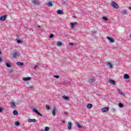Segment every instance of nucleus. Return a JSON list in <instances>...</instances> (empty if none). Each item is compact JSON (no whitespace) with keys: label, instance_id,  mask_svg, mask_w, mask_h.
I'll use <instances>...</instances> for the list:
<instances>
[{"label":"nucleus","instance_id":"23","mask_svg":"<svg viewBox=\"0 0 131 131\" xmlns=\"http://www.w3.org/2000/svg\"><path fill=\"white\" fill-rule=\"evenodd\" d=\"M6 67L8 68H10V67H11V63H9V62H6Z\"/></svg>","mask_w":131,"mask_h":131},{"label":"nucleus","instance_id":"50","mask_svg":"<svg viewBox=\"0 0 131 131\" xmlns=\"http://www.w3.org/2000/svg\"><path fill=\"white\" fill-rule=\"evenodd\" d=\"M30 89H32V86H30Z\"/></svg>","mask_w":131,"mask_h":131},{"label":"nucleus","instance_id":"12","mask_svg":"<svg viewBox=\"0 0 131 131\" xmlns=\"http://www.w3.org/2000/svg\"><path fill=\"white\" fill-rule=\"evenodd\" d=\"M32 3L33 5H35V6H39V3L36 1H32Z\"/></svg>","mask_w":131,"mask_h":131},{"label":"nucleus","instance_id":"17","mask_svg":"<svg viewBox=\"0 0 131 131\" xmlns=\"http://www.w3.org/2000/svg\"><path fill=\"white\" fill-rule=\"evenodd\" d=\"M57 13L59 15H63V14H64V12H63V11L60 10H57Z\"/></svg>","mask_w":131,"mask_h":131},{"label":"nucleus","instance_id":"48","mask_svg":"<svg viewBox=\"0 0 131 131\" xmlns=\"http://www.w3.org/2000/svg\"><path fill=\"white\" fill-rule=\"evenodd\" d=\"M121 95H122L123 96L124 94H122V93H121Z\"/></svg>","mask_w":131,"mask_h":131},{"label":"nucleus","instance_id":"49","mask_svg":"<svg viewBox=\"0 0 131 131\" xmlns=\"http://www.w3.org/2000/svg\"><path fill=\"white\" fill-rule=\"evenodd\" d=\"M1 54H2V51H0V55H1Z\"/></svg>","mask_w":131,"mask_h":131},{"label":"nucleus","instance_id":"28","mask_svg":"<svg viewBox=\"0 0 131 131\" xmlns=\"http://www.w3.org/2000/svg\"><path fill=\"white\" fill-rule=\"evenodd\" d=\"M57 45L58 47H61V46H62V42H58Z\"/></svg>","mask_w":131,"mask_h":131},{"label":"nucleus","instance_id":"30","mask_svg":"<svg viewBox=\"0 0 131 131\" xmlns=\"http://www.w3.org/2000/svg\"><path fill=\"white\" fill-rule=\"evenodd\" d=\"M14 73V71H13V70L10 69L8 71V73Z\"/></svg>","mask_w":131,"mask_h":131},{"label":"nucleus","instance_id":"45","mask_svg":"<svg viewBox=\"0 0 131 131\" xmlns=\"http://www.w3.org/2000/svg\"><path fill=\"white\" fill-rule=\"evenodd\" d=\"M38 27H39V28H40V26H38Z\"/></svg>","mask_w":131,"mask_h":131},{"label":"nucleus","instance_id":"4","mask_svg":"<svg viewBox=\"0 0 131 131\" xmlns=\"http://www.w3.org/2000/svg\"><path fill=\"white\" fill-rule=\"evenodd\" d=\"M108 110H109V107H105L101 108V111H102V112H105V113L108 112Z\"/></svg>","mask_w":131,"mask_h":131},{"label":"nucleus","instance_id":"34","mask_svg":"<svg viewBox=\"0 0 131 131\" xmlns=\"http://www.w3.org/2000/svg\"><path fill=\"white\" fill-rule=\"evenodd\" d=\"M122 13L123 14H126L127 11L126 10H123Z\"/></svg>","mask_w":131,"mask_h":131},{"label":"nucleus","instance_id":"8","mask_svg":"<svg viewBox=\"0 0 131 131\" xmlns=\"http://www.w3.org/2000/svg\"><path fill=\"white\" fill-rule=\"evenodd\" d=\"M71 28H74V26L75 25H77V24H78V23L77 22H75V23H71Z\"/></svg>","mask_w":131,"mask_h":131},{"label":"nucleus","instance_id":"40","mask_svg":"<svg viewBox=\"0 0 131 131\" xmlns=\"http://www.w3.org/2000/svg\"><path fill=\"white\" fill-rule=\"evenodd\" d=\"M92 33L93 34H96V33H97V31H92Z\"/></svg>","mask_w":131,"mask_h":131},{"label":"nucleus","instance_id":"51","mask_svg":"<svg viewBox=\"0 0 131 131\" xmlns=\"http://www.w3.org/2000/svg\"><path fill=\"white\" fill-rule=\"evenodd\" d=\"M63 122H65V121H63Z\"/></svg>","mask_w":131,"mask_h":131},{"label":"nucleus","instance_id":"37","mask_svg":"<svg viewBox=\"0 0 131 131\" xmlns=\"http://www.w3.org/2000/svg\"><path fill=\"white\" fill-rule=\"evenodd\" d=\"M37 68H38V65H35V66L34 67V69H37Z\"/></svg>","mask_w":131,"mask_h":131},{"label":"nucleus","instance_id":"35","mask_svg":"<svg viewBox=\"0 0 131 131\" xmlns=\"http://www.w3.org/2000/svg\"><path fill=\"white\" fill-rule=\"evenodd\" d=\"M16 41L17 42V43H21V42H22V41L20 40H16Z\"/></svg>","mask_w":131,"mask_h":131},{"label":"nucleus","instance_id":"36","mask_svg":"<svg viewBox=\"0 0 131 131\" xmlns=\"http://www.w3.org/2000/svg\"><path fill=\"white\" fill-rule=\"evenodd\" d=\"M54 77H55L56 78H59L60 76H59V75H54Z\"/></svg>","mask_w":131,"mask_h":131},{"label":"nucleus","instance_id":"19","mask_svg":"<svg viewBox=\"0 0 131 131\" xmlns=\"http://www.w3.org/2000/svg\"><path fill=\"white\" fill-rule=\"evenodd\" d=\"M124 79H128V78H129V76L127 74H125L124 75Z\"/></svg>","mask_w":131,"mask_h":131},{"label":"nucleus","instance_id":"6","mask_svg":"<svg viewBox=\"0 0 131 131\" xmlns=\"http://www.w3.org/2000/svg\"><path fill=\"white\" fill-rule=\"evenodd\" d=\"M108 82L109 83H111V84H113L114 85H115V84H116V82H115V81L112 79H109Z\"/></svg>","mask_w":131,"mask_h":131},{"label":"nucleus","instance_id":"2","mask_svg":"<svg viewBox=\"0 0 131 131\" xmlns=\"http://www.w3.org/2000/svg\"><path fill=\"white\" fill-rule=\"evenodd\" d=\"M111 5L113 7V8H114V9H118V8H119V6H118V5L116 4L115 2H112Z\"/></svg>","mask_w":131,"mask_h":131},{"label":"nucleus","instance_id":"46","mask_svg":"<svg viewBox=\"0 0 131 131\" xmlns=\"http://www.w3.org/2000/svg\"><path fill=\"white\" fill-rule=\"evenodd\" d=\"M41 131H46V130L41 129Z\"/></svg>","mask_w":131,"mask_h":131},{"label":"nucleus","instance_id":"5","mask_svg":"<svg viewBox=\"0 0 131 131\" xmlns=\"http://www.w3.org/2000/svg\"><path fill=\"white\" fill-rule=\"evenodd\" d=\"M6 18H7V15H2L0 16V20L1 21H5L6 20Z\"/></svg>","mask_w":131,"mask_h":131},{"label":"nucleus","instance_id":"43","mask_svg":"<svg viewBox=\"0 0 131 131\" xmlns=\"http://www.w3.org/2000/svg\"><path fill=\"white\" fill-rule=\"evenodd\" d=\"M0 62H3V58L2 57H0Z\"/></svg>","mask_w":131,"mask_h":131},{"label":"nucleus","instance_id":"22","mask_svg":"<svg viewBox=\"0 0 131 131\" xmlns=\"http://www.w3.org/2000/svg\"><path fill=\"white\" fill-rule=\"evenodd\" d=\"M13 115H18V111L14 110L13 112Z\"/></svg>","mask_w":131,"mask_h":131},{"label":"nucleus","instance_id":"33","mask_svg":"<svg viewBox=\"0 0 131 131\" xmlns=\"http://www.w3.org/2000/svg\"><path fill=\"white\" fill-rule=\"evenodd\" d=\"M45 130L46 131L50 130V128H49V127H46L45 128Z\"/></svg>","mask_w":131,"mask_h":131},{"label":"nucleus","instance_id":"26","mask_svg":"<svg viewBox=\"0 0 131 131\" xmlns=\"http://www.w3.org/2000/svg\"><path fill=\"white\" fill-rule=\"evenodd\" d=\"M102 19L104 20V21H108V18L106 16H103Z\"/></svg>","mask_w":131,"mask_h":131},{"label":"nucleus","instance_id":"15","mask_svg":"<svg viewBox=\"0 0 131 131\" xmlns=\"http://www.w3.org/2000/svg\"><path fill=\"white\" fill-rule=\"evenodd\" d=\"M62 98H63V99H64V100H66V101H69L70 100V98L69 97H67L66 96H62Z\"/></svg>","mask_w":131,"mask_h":131},{"label":"nucleus","instance_id":"29","mask_svg":"<svg viewBox=\"0 0 131 131\" xmlns=\"http://www.w3.org/2000/svg\"><path fill=\"white\" fill-rule=\"evenodd\" d=\"M54 36V35L53 34H51L49 36V38H53Z\"/></svg>","mask_w":131,"mask_h":131},{"label":"nucleus","instance_id":"42","mask_svg":"<svg viewBox=\"0 0 131 131\" xmlns=\"http://www.w3.org/2000/svg\"><path fill=\"white\" fill-rule=\"evenodd\" d=\"M1 112H3V108L2 107H0V113Z\"/></svg>","mask_w":131,"mask_h":131},{"label":"nucleus","instance_id":"31","mask_svg":"<svg viewBox=\"0 0 131 131\" xmlns=\"http://www.w3.org/2000/svg\"><path fill=\"white\" fill-rule=\"evenodd\" d=\"M11 106H12V107H16V104H15V102L11 103Z\"/></svg>","mask_w":131,"mask_h":131},{"label":"nucleus","instance_id":"3","mask_svg":"<svg viewBox=\"0 0 131 131\" xmlns=\"http://www.w3.org/2000/svg\"><path fill=\"white\" fill-rule=\"evenodd\" d=\"M32 110H33V112H35V113H36V114H38V115H39V116H42V115H41V114H40L39 112H38V111H37V110L33 108Z\"/></svg>","mask_w":131,"mask_h":131},{"label":"nucleus","instance_id":"47","mask_svg":"<svg viewBox=\"0 0 131 131\" xmlns=\"http://www.w3.org/2000/svg\"><path fill=\"white\" fill-rule=\"evenodd\" d=\"M129 37H131V34L129 35Z\"/></svg>","mask_w":131,"mask_h":131},{"label":"nucleus","instance_id":"14","mask_svg":"<svg viewBox=\"0 0 131 131\" xmlns=\"http://www.w3.org/2000/svg\"><path fill=\"white\" fill-rule=\"evenodd\" d=\"M23 79L24 81H27L28 80H30V79H31V77H25V78H23Z\"/></svg>","mask_w":131,"mask_h":131},{"label":"nucleus","instance_id":"20","mask_svg":"<svg viewBox=\"0 0 131 131\" xmlns=\"http://www.w3.org/2000/svg\"><path fill=\"white\" fill-rule=\"evenodd\" d=\"M17 65L18 66H23L24 65V63L21 62H16Z\"/></svg>","mask_w":131,"mask_h":131},{"label":"nucleus","instance_id":"39","mask_svg":"<svg viewBox=\"0 0 131 131\" xmlns=\"http://www.w3.org/2000/svg\"><path fill=\"white\" fill-rule=\"evenodd\" d=\"M62 5H65L66 4V2L65 1H62L61 3Z\"/></svg>","mask_w":131,"mask_h":131},{"label":"nucleus","instance_id":"9","mask_svg":"<svg viewBox=\"0 0 131 131\" xmlns=\"http://www.w3.org/2000/svg\"><path fill=\"white\" fill-rule=\"evenodd\" d=\"M90 83H94L95 82V79L94 78H90L88 80Z\"/></svg>","mask_w":131,"mask_h":131},{"label":"nucleus","instance_id":"13","mask_svg":"<svg viewBox=\"0 0 131 131\" xmlns=\"http://www.w3.org/2000/svg\"><path fill=\"white\" fill-rule=\"evenodd\" d=\"M68 129H71V127L72 126V124L70 122H68Z\"/></svg>","mask_w":131,"mask_h":131},{"label":"nucleus","instance_id":"38","mask_svg":"<svg viewBox=\"0 0 131 131\" xmlns=\"http://www.w3.org/2000/svg\"><path fill=\"white\" fill-rule=\"evenodd\" d=\"M111 112H115V108H113L111 109Z\"/></svg>","mask_w":131,"mask_h":131},{"label":"nucleus","instance_id":"41","mask_svg":"<svg viewBox=\"0 0 131 131\" xmlns=\"http://www.w3.org/2000/svg\"><path fill=\"white\" fill-rule=\"evenodd\" d=\"M69 45L70 46H74V44H73V43H72V42H71L69 43Z\"/></svg>","mask_w":131,"mask_h":131},{"label":"nucleus","instance_id":"24","mask_svg":"<svg viewBox=\"0 0 131 131\" xmlns=\"http://www.w3.org/2000/svg\"><path fill=\"white\" fill-rule=\"evenodd\" d=\"M15 125L16 126H19V125H20V122H19L18 121L15 122Z\"/></svg>","mask_w":131,"mask_h":131},{"label":"nucleus","instance_id":"11","mask_svg":"<svg viewBox=\"0 0 131 131\" xmlns=\"http://www.w3.org/2000/svg\"><path fill=\"white\" fill-rule=\"evenodd\" d=\"M56 111H57V108H56V107H53V110L52 111V115L53 116L56 115Z\"/></svg>","mask_w":131,"mask_h":131},{"label":"nucleus","instance_id":"25","mask_svg":"<svg viewBox=\"0 0 131 131\" xmlns=\"http://www.w3.org/2000/svg\"><path fill=\"white\" fill-rule=\"evenodd\" d=\"M47 6H48V7H52L53 6V4L52 2H49L47 4Z\"/></svg>","mask_w":131,"mask_h":131},{"label":"nucleus","instance_id":"7","mask_svg":"<svg viewBox=\"0 0 131 131\" xmlns=\"http://www.w3.org/2000/svg\"><path fill=\"white\" fill-rule=\"evenodd\" d=\"M105 64H106V66L110 67V68H113V65L109 62H106Z\"/></svg>","mask_w":131,"mask_h":131},{"label":"nucleus","instance_id":"44","mask_svg":"<svg viewBox=\"0 0 131 131\" xmlns=\"http://www.w3.org/2000/svg\"><path fill=\"white\" fill-rule=\"evenodd\" d=\"M29 31H33V30L32 29H30Z\"/></svg>","mask_w":131,"mask_h":131},{"label":"nucleus","instance_id":"10","mask_svg":"<svg viewBox=\"0 0 131 131\" xmlns=\"http://www.w3.org/2000/svg\"><path fill=\"white\" fill-rule=\"evenodd\" d=\"M107 39H108V40H110V42H114V39L109 37V36H107L106 37Z\"/></svg>","mask_w":131,"mask_h":131},{"label":"nucleus","instance_id":"18","mask_svg":"<svg viewBox=\"0 0 131 131\" xmlns=\"http://www.w3.org/2000/svg\"><path fill=\"white\" fill-rule=\"evenodd\" d=\"M87 108L88 109H91V108H93V104H92V103H89L87 105Z\"/></svg>","mask_w":131,"mask_h":131},{"label":"nucleus","instance_id":"32","mask_svg":"<svg viewBox=\"0 0 131 131\" xmlns=\"http://www.w3.org/2000/svg\"><path fill=\"white\" fill-rule=\"evenodd\" d=\"M46 108L47 110H50V106H49V105H46Z\"/></svg>","mask_w":131,"mask_h":131},{"label":"nucleus","instance_id":"1","mask_svg":"<svg viewBox=\"0 0 131 131\" xmlns=\"http://www.w3.org/2000/svg\"><path fill=\"white\" fill-rule=\"evenodd\" d=\"M11 55H12L13 58H17V57H19V56H20V52L17 51V50H14Z\"/></svg>","mask_w":131,"mask_h":131},{"label":"nucleus","instance_id":"27","mask_svg":"<svg viewBox=\"0 0 131 131\" xmlns=\"http://www.w3.org/2000/svg\"><path fill=\"white\" fill-rule=\"evenodd\" d=\"M119 107H120V108H122L123 107V104L121 103H119Z\"/></svg>","mask_w":131,"mask_h":131},{"label":"nucleus","instance_id":"21","mask_svg":"<svg viewBox=\"0 0 131 131\" xmlns=\"http://www.w3.org/2000/svg\"><path fill=\"white\" fill-rule=\"evenodd\" d=\"M77 125L78 128H83V126L82 125H80V124H79V123H77Z\"/></svg>","mask_w":131,"mask_h":131},{"label":"nucleus","instance_id":"16","mask_svg":"<svg viewBox=\"0 0 131 131\" xmlns=\"http://www.w3.org/2000/svg\"><path fill=\"white\" fill-rule=\"evenodd\" d=\"M28 121V122H35L36 120L35 119H29Z\"/></svg>","mask_w":131,"mask_h":131}]
</instances>
